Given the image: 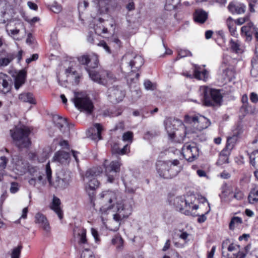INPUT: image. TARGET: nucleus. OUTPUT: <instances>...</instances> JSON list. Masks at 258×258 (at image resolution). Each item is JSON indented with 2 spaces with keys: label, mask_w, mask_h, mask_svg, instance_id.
<instances>
[{
  "label": "nucleus",
  "mask_w": 258,
  "mask_h": 258,
  "mask_svg": "<svg viewBox=\"0 0 258 258\" xmlns=\"http://www.w3.org/2000/svg\"><path fill=\"white\" fill-rule=\"evenodd\" d=\"M107 163V161L106 160L104 163L105 175L107 177V181L112 183L114 181L117 173L120 171L121 163L119 160L112 161L109 164Z\"/></svg>",
  "instance_id": "nucleus-10"
},
{
  "label": "nucleus",
  "mask_w": 258,
  "mask_h": 258,
  "mask_svg": "<svg viewBox=\"0 0 258 258\" xmlns=\"http://www.w3.org/2000/svg\"><path fill=\"white\" fill-rule=\"evenodd\" d=\"M252 69L250 71V74L252 77L255 78L258 75V62L255 58L251 60Z\"/></svg>",
  "instance_id": "nucleus-38"
},
{
  "label": "nucleus",
  "mask_w": 258,
  "mask_h": 258,
  "mask_svg": "<svg viewBox=\"0 0 258 258\" xmlns=\"http://www.w3.org/2000/svg\"><path fill=\"white\" fill-rule=\"evenodd\" d=\"M122 180H123V182H124V184L125 186V190L127 192H129V193H132V194L134 193L135 192L136 188L130 187L127 186L126 183L127 181V179L125 177H123Z\"/></svg>",
  "instance_id": "nucleus-59"
},
{
  "label": "nucleus",
  "mask_w": 258,
  "mask_h": 258,
  "mask_svg": "<svg viewBox=\"0 0 258 258\" xmlns=\"http://www.w3.org/2000/svg\"><path fill=\"white\" fill-rule=\"evenodd\" d=\"M53 120L55 125L61 131L63 127L68 125L67 118H63L59 115H55L53 117Z\"/></svg>",
  "instance_id": "nucleus-31"
},
{
  "label": "nucleus",
  "mask_w": 258,
  "mask_h": 258,
  "mask_svg": "<svg viewBox=\"0 0 258 258\" xmlns=\"http://www.w3.org/2000/svg\"><path fill=\"white\" fill-rule=\"evenodd\" d=\"M248 199L250 204H254L258 202V187H255L251 189Z\"/></svg>",
  "instance_id": "nucleus-33"
},
{
  "label": "nucleus",
  "mask_w": 258,
  "mask_h": 258,
  "mask_svg": "<svg viewBox=\"0 0 258 258\" xmlns=\"http://www.w3.org/2000/svg\"><path fill=\"white\" fill-rule=\"evenodd\" d=\"M29 172L31 175L33 177L37 176V180L38 181L41 182L43 179V176L42 174L39 171V169L36 167H31L29 169Z\"/></svg>",
  "instance_id": "nucleus-37"
},
{
  "label": "nucleus",
  "mask_w": 258,
  "mask_h": 258,
  "mask_svg": "<svg viewBox=\"0 0 258 258\" xmlns=\"http://www.w3.org/2000/svg\"><path fill=\"white\" fill-rule=\"evenodd\" d=\"M26 78V72L22 70L17 75L14 83V87L16 90H18L25 82Z\"/></svg>",
  "instance_id": "nucleus-22"
},
{
  "label": "nucleus",
  "mask_w": 258,
  "mask_h": 258,
  "mask_svg": "<svg viewBox=\"0 0 258 258\" xmlns=\"http://www.w3.org/2000/svg\"><path fill=\"white\" fill-rule=\"evenodd\" d=\"M70 158L69 153L63 151H59L55 153L53 160L61 164L67 163Z\"/></svg>",
  "instance_id": "nucleus-20"
},
{
  "label": "nucleus",
  "mask_w": 258,
  "mask_h": 258,
  "mask_svg": "<svg viewBox=\"0 0 258 258\" xmlns=\"http://www.w3.org/2000/svg\"><path fill=\"white\" fill-rule=\"evenodd\" d=\"M228 191V197L229 200H232L235 199L237 200H240L243 198V194L242 192L238 190L236 187H234V190L230 189L229 187L227 188V192Z\"/></svg>",
  "instance_id": "nucleus-29"
},
{
  "label": "nucleus",
  "mask_w": 258,
  "mask_h": 258,
  "mask_svg": "<svg viewBox=\"0 0 258 258\" xmlns=\"http://www.w3.org/2000/svg\"><path fill=\"white\" fill-rule=\"evenodd\" d=\"M216 34L217 35V37L216 38V41L219 45H221L219 42V40L221 39L223 40V43L224 42V31L222 30H219L216 32Z\"/></svg>",
  "instance_id": "nucleus-48"
},
{
  "label": "nucleus",
  "mask_w": 258,
  "mask_h": 258,
  "mask_svg": "<svg viewBox=\"0 0 258 258\" xmlns=\"http://www.w3.org/2000/svg\"><path fill=\"white\" fill-rule=\"evenodd\" d=\"M103 22L104 20L100 18L98 20V22L95 24L94 28L95 32L99 35L108 33L107 28H106L105 26L103 24Z\"/></svg>",
  "instance_id": "nucleus-28"
},
{
  "label": "nucleus",
  "mask_w": 258,
  "mask_h": 258,
  "mask_svg": "<svg viewBox=\"0 0 258 258\" xmlns=\"http://www.w3.org/2000/svg\"><path fill=\"white\" fill-rule=\"evenodd\" d=\"M74 97L71 100L75 106L81 111L83 110L91 113L93 110L94 105L88 94L83 92H74Z\"/></svg>",
  "instance_id": "nucleus-6"
},
{
  "label": "nucleus",
  "mask_w": 258,
  "mask_h": 258,
  "mask_svg": "<svg viewBox=\"0 0 258 258\" xmlns=\"http://www.w3.org/2000/svg\"><path fill=\"white\" fill-rule=\"evenodd\" d=\"M22 249V246L21 245L13 248L11 254V258H19Z\"/></svg>",
  "instance_id": "nucleus-41"
},
{
  "label": "nucleus",
  "mask_w": 258,
  "mask_h": 258,
  "mask_svg": "<svg viewBox=\"0 0 258 258\" xmlns=\"http://www.w3.org/2000/svg\"><path fill=\"white\" fill-rule=\"evenodd\" d=\"M227 8L229 12L232 14L240 15L245 13L246 6L243 3L234 0L229 3Z\"/></svg>",
  "instance_id": "nucleus-17"
},
{
  "label": "nucleus",
  "mask_w": 258,
  "mask_h": 258,
  "mask_svg": "<svg viewBox=\"0 0 258 258\" xmlns=\"http://www.w3.org/2000/svg\"><path fill=\"white\" fill-rule=\"evenodd\" d=\"M60 203L59 199L54 196L50 208L57 214L60 219H62L63 218V213L60 207Z\"/></svg>",
  "instance_id": "nucleus-23"
},
{
  "label": "nucleus",
  "mask_w": 258,
  "mask_h": 258,
  "mask_svg": "<svg viewBox=\"0 0 258 258\" xmlns=\"http://www.w3.org/2000/svg\"><path fill=\"white\" fill-rule=\"evenodd\" d=\"M158 134L156 132H148L146 136L147 139L152 138L156 136H157Z\"/></svg>",
  "instance_id": "nucleus-64"
},
{
  "label": "nucleus",
  "mask_w": 258,
  "mask_h": 258,
  "mask_svg": "<svg viewBox=\"0 0 258 258\" xmlns=\"http://www.w3.org/2000/svg\"><path fill=\"white\" fill-rule=\"evenodd\" d=\"M123 61L128 64L132 72H136L139 70L144 63L143 58L134 53H127L122 58Z\"/></svg>",
  "instance_id": "nucleus-9"
},
{
  "label": "nucleus",
  "mask_w": 258,
  "mask_h": 258,
  "mask_svg": "<svg viewBox=\"0 0 258 258\" xmlns=\"http://www.w3.org/2000/svg\"><path fill=\"white\" fill-rule=\"evenodd\" d=\"M15 58V54L10 52L7 53L5 57L0 58V66L5 67L8 66Z\"/></svg>",
  "instance_id": "nucleus-32"
},
{
  "label": "nucleus",
  "mask_w": 258,
  "mask_h": 258,
  "mask_svg": "<svg viewBox=\"0 0 258 258\" xmlns=\"http://www.w3.org/2000/svg\"><path fill=\"white\" fill-rule=\"evenodd\" d=\"M208 205L209 207H210V204L209 203H208ZM210 210V208H209V210L205 214H202L199 216V218L198 219V222L201 223L204 222L206 220L207 217L206 216V214H207L209 212Z\"/></svg>",
  "instance_id": "nucleus-54"
},
{
  "label": "nucleus",
  "mask_w": 258,
  "mask_h": 258,
  "mask_svg": "<svg viewBox=\"0 0 258 258\" xmlns=\"http://www.w3.org/2000/svg\"><path fill=\"white\" fill-rule=\"evenodd\" d=\"M144 86H145V88L147 90H153L155 88L154 85L149 80H146L145 81Z\"/></svg>",
  "instance_id": "nucleus-55"
},
{
  "label": "nucleus",
  "mask_w": 258,
  "mask_h": 258,
  "mask_svg": "<svg viewBox=\"0 0 258 258\" xmlns=\"http://www.w3.org/2000/svg\"><path fill=\"white\" fill-rule=\"evenodd\" d=\"M250 163L254 166L255 164V160L258 161V151L253 152L249 156Z\"/></svg>",
  "instance_id": "nucleus-46"
},
{
  "label": "nucleus",
  "mask_w": 258,
  "mask_h": 258,
  "mask_svg": "<svg viewBox=\"0 0 258 258\" xmlns=\"http://www.w3.org/2000/svg\"><path fill=\"white\" fill-rule=\"evenodd\" d=\"M226 163V150L224 148L219 154L217 164L221 166Z\"/></svg>",
  "instance_id": "nucleus-39"
},
{
  "label": "nucleus",
  "mask_w": 258,
  "mask_h": 258,
  "mask_svg": "<svg viewBox=\"0 0 258 258\" xmlns=\"http://www.w3.org/2000/svg\"><path fill=\"white\" fill-rule=\"evenodd\" d=\"M6 30L8 34L11 36L16 35L20 32L19 29L16 28L14 29H9L8 27L6 28Z\"/></svg>",
  "instance_id": "nucleus-53"
},
{
  "label": "nucleus",
  "mask_w": 258,
  "mask_h": 258,
  "mask_svg": "<svg viewBox=\"0 0 258 258\" xmlns=\"http://www.w3.org/2000/svg\"><path fill=\"white\" fill-rule=\"evenodd\" d=\"M165 129L168 134L169 137L171 139L175 137V132L177 126H182V122L178 119L172 118H166L164 122Z\"/></svg>",
  "instance_id": "nucleus-15"
},
{
  "label": "nucleus",
  "mask_w": 258,
  "mask_h": 258,
  "mask_svg": "<svg viewBox=\"0 0 258 258\" xmlns=\"http://www.w3.org/2000/svg\"><path fill=\"white\" fill-rule=\"evenodd\" d=\"M200 91L203 98V103L206 106H220L223 96L220 90L207 86H202Z\"/></svg>",
  "instance_id": "nucleus-4"
},
{
  "label": "nucleus",
  "mask_w": 258,
  "mask_h": 258,
  "mask_svg": "<svg viewBox=\"0 0 258 258\" xmlns=\"http://www.w3.org/2000/svg\"><path fill=\"white\" fill-rule=\"evenodd\" d=\"M185 120L187 122L193 123L194 125L199 131L207 128L211 124L210 120L202 115H185Z\"/></svg>",
  "instance_id": "nucleus-11"
},
{
  "label": "nucleus",
  "mask_w": 258,
  "mask_h": 258,
  "mask_svg": "<svg viewBox=\"0 0 258 258\" xmlns=\"http://www.w3.org/2000/svg\"><path fill=\"white\" fill-rule=\"evenodd\" d=\"M34 42V38L31 33H29L26 39V43L29 44H32Z\"/></svg>",
  "instance_id": "nucleus-63"
},
{
  "label": "nucleus",
  "mask_w": 258,
  "mask_h": 258,
  "mask_svg": "<svg viewBox=\"0 0 258 258\" xmlns=\"http://www.w3.org/2000/svg\"><path fill=\"white\" fill-rule=\"evenodd\" d=\"M156 167L159 176L165 179H171L175 177L181 170L180 162L177 159L158 161Z\"/></svg>",
  "instance_id": "nucleus-2"
},
{
  "label": "nucleus",
  "mask_w": 258,
  "mask_h": 258,
  "mask_svg": "<svg viewBox=\"0 0 258 258\" xmlns=\"http://www.w3.org/2000/svg\"><path fill=\"white\" fill-rule=\"evenodd\" d=\"M74 233L79 238L78 242L80 244H85L87 243L86 238V230L83 228H75L74 230Z\"/></svg>",
  "instance_id": "nucleus-21"
},
{
  "label": "nucleus",
  "mask_w": 258,
  "mask_h": 258,
  "mask_svg": "<svg viewBox=\"0 0 258 258\" xmlns=\"http://www.w3.org/2000/svg\"><path fill=\"white\" fill-rule=\"evenodd\" d=\"M101 167H93L88 170L83 180L85 182V188L90 197L94 195V191L99 186V182L96 177L102 173Z\"/></svg>",
  "instance_id": "nucleus-5"
},
{
  "label": "nucleus",
  "mask_w": 258,
  "mask_h": 258,
  "mask_svg": "<svg viewBox=\"0 0 258 258\" xmlns=\"http://www.w3.org/2000/svg\"><path fill=\"white\" fill-rule=\"evenodd\" d=\"M89 76L92 80L99 84L107 85L111 84L116 81V78L111 73L106 71H102L100 72L91 71L86 69Z\"/></svg>",
  "instance_id": "nucleus-8"
},
{
  "label": "nucleus",
  "mask_w": 258,
  "mask_h": 258,
  "mask_svg": "<svg viewBox=\"0 0 258 258\" xmlns=\"http://www.w3.org/2000/svg\"><path fill=\"white\" fill-rule=\"evenodd\" d=\"M35 222L46 232L50 231V227L46 217L42 213L38 212L35 216Z\"/></svg>",
  "instance_id": "nucleus-19"
},
{
  "label": "nucleus",
  "mask_w": 258,
  "mask_h": 258,
  "mask_svg": "<svg viewBox=\"0 0 258 258\" xmlns=\"http://www.w3.org/2000/svg\"><path fill=\"white\" fill-rule=\"evenodd\" d=\"M0 159L2 161L0 163V167L5 169L6 167L8 160L5 156L1 157Z\"/></svg>",
  "instance_id": "nucleus-58"
},
{
  "label": "nucleus",
  "mask_w": 258,
  "mask_h": 258,
  "mask_svg": "<svg viewBox=\"0 0 258 258\" xmlns=\"http://www.w3.org/2000/svg\"><path fill=\"white\" fill-rule=\"evenodd\" d=\"M248 19V17H245L243 18H240L235 20H234L235 24L241 25L244 23L246 21H247Z\"/></svg>",
  "instance_id": "nucleus-56"
},
{
  "label": "nucleus",
  "mask_w": 258,
  "mask_h": 258,
  "mask_svg": "<svg viewBox=\"0 0 258 258\" xmlns=\"http://www.w3.org/2000/svg\"><path fill=\"white\" fill-rule=\"evenodd\" d=\"M191 55V53L188 50L181 49L178 51V57L179 58Z\"/></svg>",
  "instance_id": "nucleus-49"
},
{
  "label": "nucleus",
  "mask_w": 258,
  "mask_h": 258,
  "mask_svg": "<svg viewBox=\"0 0 258 258\" xmlns=\"http://www.w3.org/2000/svg\"><path fill=\"white\" fill-rule=\"evenodd\" d=\"M78 60L81 64L88 66L90 68L97 67L99 62L98 56L95 54L82 55L78 57Z\"/></svg>",
  "instance_id": "nucleus-14"
},
{
  "label": "nucleus",
  "mask_w": 258,
  "mask_h": 258,
  "mask_svg": "<svg viewBox=\"0 0 258 258\" xmlns=\"http://www.w3.org/2000/svg\"><path fill=\"white\" fill-rule=\"evenodd\" d=\"M45 174L49 185L55 188L63 189L66 188L69 184L70 180L69 175H63V176H62L60 174L56 177L54 181L52 180V171L49 163H48L46 165Z\"/></svg>",
  "instance_id": "nucleus-7"
},
{
  "label": "nucleus",
  "mask_w": 258,
  "mask_h": 258,
  "mask_svg": "<svg viewBox=\"0 0 258 258\" xmlns=\"http://www.w3.org/2000/svg\"><path fill=\"white\" fill-rule=\"evenodd\" d=\"M241 102L243 105L241 107V111H244L245 114L249 113L251 106L248 104V97L246 94H244L242 96Z\"/></svg>",
  "instance_id": "nucleus-34"
},
{
  "label": "nucleus",
  "mask_w": 258,
  "mask_h": 258,
  "mask_svg": "<svg viewBox=\"0 0 258 258\" xmlns=\"http://www.w3.org/2000/svg\"><path fill=\"white\" fill-rule=\"evenodd\" d=\"M19 99L24 102H28L30 104H35L36 100L33 94L29 92H24L19 95Z\"/></svg>",
  "instance_id": "nucleus-30"
},
{
  "label": "nucleus",
  "mask_w": 258,
  "mask_h": 258,
  "mask_svg": "<svg viewBox=\"0 0 258 258\" xmlns=\"http://www.w3.org/2000/svg\"><path fill=\"white\" fill-rule=\"evenodd\" d=\"M195 21L199 23H204L208 18V14L203 10H197L194 14Z\"/></svg>",
  "instance_id": "nucleus-26"
},
{
  "label": "nucleus",
  "mask_w": 258,
  "mask_h": 258,
  "mask_svg": "<svg viewBox=\"0 0 258 258\" xmlns=\"http://www.w3.org/2000/svg\"><path fill=\"white\" fill-rule=\"evenodd\" d=\"M237 138L238 135L235 134L227 139V151L231 150L234 148Z\"/></svg>",
  "instance_id": "nucleus-35"
},
{
  "label": "nucleus",
  "mask_w": 258,
  "mask_h": 258,
  "mask_svg": "<svg viewBox=\"0 0 258 258\" xmlns=\"http://www.w3.org/2000/svg\"><path fill=\"white\" fill-rule=\"evenodd\" d=\"M80 258H95L93 252L88 248H85L82 251Z\"/></svg>",
  "instance_id": "nucleus-43"
},
{
  "label": "nucleus",
  "mask_w": 258,
  "mask_h": 258,
  "mask_svg": "<svg viewBox=\"0 0 258 258\" xmlns=\"http://www.w3.org/2000/svg\"><path fill=\"white\" fill-rule=\"evenodd\" d=\"M133 139V133L131 132H127L123 134L122 136V140L123 141H128L130 143L132 142Z\"/></svg>",
  "instance_id": "nucleus-45"
},
{
  "label": "nucleus",
  "mask_w": 258,
  "mask_h": 258,
  "mask_svg": "<svg viewBox=\"0 0 258 258\" xmlns=\"http://www.w3.org/2000/svg\"><path fill=\"white\" fill-rule=\"evenodd\" d=\"M250 31V27L244 26L241 27V31L242 34H245L246 36H248V33Z\"/></svg>",
  "instance_id": "nucleus-62"
},
{
  "label": "nucleus",
  "mask_w": 258,
  "mask_h": 258,
  "mask_svg": "<svg viewBox=\"0 0 258 258\" xmlns=\"http://www.w3.org/2000/svg\"><path fill=\"white\" fill-rule=\"evenodd\" d=\"M130 152V146L128 145H125L123 148L120 149L118 154L124 155Z\"/></svg>",
  "instance_id": "nucleus-57"
},
{
  "label": "nucleus",
  "mask_w": 258,
  "mask_h": 258,
  "mask_svg": "<svg viewBox=\"0 0 258 258\" xmlns=\"http://www.w3.org/2000/svg\"><path fill=\"white\" fill-rule=\"evenodd\" d=\"M107 94L110 101L114 103L121 101L125 95L124 92L118 86H113L109 88Z\"/></svg>",
  "instance_id": "nucleus-16"
},
{
  "label": "nucleus",
  "mask_w": 258,
  "mask_h": 258,
  "mask_svg": "<svg viewBox=\"0 0 258 258\" xmlns=\"http://www.w3.org/2000/svg\"><path fill=\"white\" fill-rule=\"evenodd\" d=\"M11 80L9 76L0 73V93L6 94L9 92L11 89V85L10 83Z\"/></svg>",
  "instance_id": "nucleus-18"
},
{
  "label": "nucleus",
  "mask_w": 258,
  "mask_h": 258,
  "mask_svg": "<svg viewBox=\"0 0 258 258\" xmlns=\"http://www.w3.org/2000/svg\"><path fill=\"white\" fill-rule=\"evenodd\" d=\"M228 251H233L234 258H245L246 253L240 251V245L232 243L228 247Z\"/></svg>",
  "instance_id": "nucleus-24"
},
{
  "label": "nucleus",
  "mask_w": 258,
  "mask_h": 258,
  "mask_svg": "<svg viewBox=\"0 0 258 258\" xmlns=\"http://www.w3.org/2000/svg\"><path fill=\"white\" fill-rule=\"evenodd\" d=\"M230 49L234 52H237L240 50V43L237 38L231 39L229 42Z\"/></svg>",
  "instance_id": "nucleus-36"
},
{
  "label": "nucleus",
  "mask_w": 258,
  "mask_h": 258,
  "mask_svg": "<svg viewBox=\"0 0 258 258\" xmlns=\"http://www.w3.org/2000/svg\"><path fill=\"white\" fill-rule=\"evenodd\" d=\"M250 100L254 103L258 102V95L254 92H252L250 94Z\"/></svg>",
  "instance_id": "nucleus-60"
},
{
  "label": "nucleus",
  "mask_w": 258,
  "mask_h": 258,
  "mask_svg": "<svg viewBox=\"0 0 258 258\" xmlns=\"http://www.w3.org/2000/svg\"><path fill=\"white\" fill-rule=\"evenodd\" d=\"M182 154L186 160L192 162L199 156V149L194 145L185 144L182 148Z\"/></svg>",
  "instance_id": "nucleus-13"
},
{
  "label": "nucleus",
  "mask_w": 258,
  "mask_h": 258,
  "mask_svg": "<svg viewBox=\"0 0 258 258\" xmlns=\"http://www.w3.org/2000/svg\"><path fill=\"white\" fill-rule=\"evenodd\" d=\"M113 244L116 245L117 248H120L122 247L123 239L119 235H116L112 240Z\"/></svg>",
  "instance_id": "nucleus-42"
},
{
  "label": "nucleus",
  "mask_w": 258,
  "mask_h": 258,
  "mask_svg": "<svg viewBox=\"0 0 258 258\" xmlns=\"http://www.w3.org/2000/svg\"><path fill=\"white\" fill-rule=\"evenodd\" d=\"M50 10L55 13H59L61 11V6L56 2H54L50 7Z\"/></svg>",
  "instance_id": "nucleus-47"
},
{
  "label": "nucleus",
  "mask_w": 258,
  "mask_h": 258,
  "mask_svg": "<svg viewBox=\"0 0 258 258\" xmlns=\"http://www.w3.org/2000/svg\"><path fill=\"white\" fill-rule=\"evenodd\" d=\"M98 46L102 47L107 53H111L110 47L107 45V44H106V43L105 41H100L98 43Z\"/></svg>",
  "instance_id": "nucleus-52"
},
{
  "label": "nucleus",
  "mask_w": 258,
  "mask_h": 258,
  "mask_svg": "<svg viewBox=\"0 0 258 258\" xmlns=\"http://www.w3.org/2000/svg\"><path fill=\"white\" fill-rule=\"evenodd\" d=\"M242 223V220L240 218L238 217H234L231 219L229 223V228L230 229H233L236 226Z\"/></svg>",
  "instance_id": "nucleus-40"
},
{
  "label": "nucleus",
  "mask_w": 258,
  "mask_h": 258,
  "mask_svg": "<svg viewBox=\"0 0 258 258\" xmlns=\"http://www.w3.org/2000/svg\"><path fill=\"white\" fill-rule=\"evenodd\" d=\"M103 205L100 209L102 214H107L116 205L117 213L113 215V219L117 222L127 218L132 212V199H123L118 191L105 190L100 194Z\"/></svg>",
  "instance_id": "nucleus-1"
},
{
  "label": "nucleus",
  "mask_w": 258,
  "mask_h": 258,
  "mask_svg": "<svg viewBox=\"0 0 258 258\" xmlns=\"http://www.w3.org/2000/svg\"><path fill=\"white\" fill-rule=\"evenodd\" d=\"M170 203L173 205L177 210L180 211L185 215L190 214L189 211L190 205L187 204L184 198L181 197H171L169 199Z\"/></svg>",
  "instance_id": "nucleus-12"
},
{
  "label": "nucleus",
  "mask_w": 258,
  "mask_h": 258,
  "mask_svg": "<svg viewBox=\"0 0 258 258\" xmlns=\"http://www.w3.org/2000/svg\"><path fill=\"white\" fill-rule=\"evenodd\" d=\"M102 130V126L100 123H95L93 127L90 130L92 133V138L95 140H101L102 139L101 134Z\"/></svg>",
  "instance_id": "nucleus-25"
},
{
  "label": "nucleus",
  "mask_w": 258,
  "mask_h": 258,
  "mask_svg": "<svg viewBox=\"0 0 258 258\" xmlns=\"http://www.w3.org/2000/svg\"><path fill=\"white\" fill-rule=\"evenodd\" d=\"M194 76L197 79L206 81L208 78V72L206 70L200 71V67L195 65L194 71Z\"/></svg>",
  "instance_id": "nucleus-27"
},
{
  "label": "nucleus",
  "mask_w": 258,
  "mask_h": 258,
  "mask_svg": "<svg viewBox=\"0 0 258 258\" xmlns=\"http://www.w3.org/2000/svg\"><path fill=\"white\" fill-rule=\"evenodd\" d=\"M38 58V54L37 53L33 54L31 57L28 58L26 60V62L27 64L30 63L31 62L33 61H35Z\"/></svg>",
  "instance_id": "nucleus-61"
},
{
  "label": "nucleus",
  "mask_w": 258,
  "mask_h": 258,
  "mask_svg": "<svg viewBox=\"0 0 258 258\" xmlns=\"http://www.w3.org/2000/svg\"><path fill=\"white\" fill-rule=\"evenodd\" d=\"M228 28L231 35L234 36V38H237L238 34L237 33L236 28L235 26H234V25L229 24Z\"/></svg>",
  "instance_id": "nucleus-50"
},
{
  "label": "nucleus",
  "mask_w": 258,
  "mask_h": 258,
  "mask_svg": "<svg viewBox=\"0 0 258 258\" xmlns=\"http://www.w3.org/2000/svg\"><path fill=\"white\" fill-rule=\"evenodd\" d=\"M19 190V184L17 182H12L10 187V192L12 194L17 192Z\"/></svg>",
  "instance_id": "nucleus-51"
},
{
  "label": "nucleus",
  "mask_w": 258,
  "mask_h": 258,
  "mask_svg": "<svg viewBox=\"0 0 258 258\" xmlns=\"http://www.w3.org/2000/svg\"><path fill=\"white\" fill-rule=\"evenodd\" d=\"M227 77H228L229 82H232L235 78V70L234 68L227 69Z\"/></svg>",
  "instance_id": "nucleus-44"
},
{
  "label": "nucleus",
  "mask_w": 258,
  "mask_h": 258,
  "mask_svg": "<svg viewBox=\"0 0 258 258\" xmlns=\"http://www.w3.org/2000/svg\"><path fill=\"white\" fill-rule=\"evenodd\" d=\"M31 131L29 127L24 125L16 126L10 130V134L15 144L19 149L28 148L31 142L29 137Z\"/></svg>",
  "instance_id": "nucleus-3"
}]
</instances>
